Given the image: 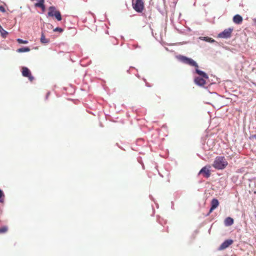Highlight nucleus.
I'll list each match as a JSON object with an SVG mask.
<instances>
[{
    "instance_id": "nucleus-1",
    "label": "nucleus",
    "mask_w": 256,
    "mask_h": 256,
    "mask_svg": "<svg viewBox=\"0 0 256 256\" xmlns=\"http://www.w3.org/2000/svg\"><path fill=\"white\" fill-rule=\"evenodd\" d=\"M180 60L184 64L196 68V72L200 76H203L204 78H206V79H208V76L204 72L198 69V66L197 63L192 59L188 58L184 56H180Z\"/></svg>"
},
{
    "instance_id": "nucleus-2",
    "label": "nucleus",
    "mask_w": 256,
    "mask_h": 256,
    "mask_svg": "<svg viewBox=\"0 0 256 256\" xmlns=\"http://www.w3.org/2000/svg\"><path fill=\"white\" fill-rule=\"evenodd\" d=\"M228 162L224 156H216L212 164V166L217 170L224 169Z\"/></svg>"
},
{
    "instance_id": "nucleus-3",
    "label": "nucleus",
    "mask_w": 256,
    "mask_h": 256,
    "mask_svg": "<svg viewBox=\"0 0 256 256\" xmlns=\"http://www.w3.org/2000/svg\"><path fill=\"white\" fill-rule=\"evenodd\" d=\"M48 16L50 17L54 16L56 18L60 21L62 20V16L60 12L57 10L54 6H50L48 8Z\"/></svg>"
},
{
    "instance_id": "nucleus-4",
    "label": "nucleus",
    "mask_w": 256,
    "mask_h": 256,
    "mask_svg": "<svg viewBox=\"0 0 256 256\" xmlns=\"http://www.w3.org/2000/svg\"><path fill=\"white\" fill-rule=\"evenodd\" d=\"M233 30L234 28H230L227 29H225L222 32L218 34V36L219 38H230L231 36Z\"/></svg>"
},
{
    "instance_id": "nucleus-5",
    "label": "nucleus",
    "mask_w": 256,
    "mask_h": 256,
    "mask_svg": "<svg viewBox=\"0 0 256 256\" xmlns=\"http://www.w3.org/2000/svg\"><path fill=\"white\" fill-rule=\"evenodd\" d=\"M133 8L137 12H142L144 8L142 0H136L135 2H133Z\"/></svg>"
},
{
    "instance_id": "nucleus-6",
    "label": "nucleus",
    "mask_w": 256,
    "mask_h": 256,
    "mask_svg": "<svg viewBox=\"0 0 256 256\" xmlns=\"http://www.w3.org/2000/svg\"><path fill=\"white\" fill-rule=\"evenodd\" d=\"M210 166H205L203 167L199 172L198 174H202L204 178H208L210 176Z\"/></svg>"
},
{
    "instance_id": "nucleus-7",
    "label": "nucleus",
    "mask_w": 256,
    "mask_h": 256,
    "mask_svg": "<svg viewBox=\"0 0 256 256\" xmlns=\"http://www.w3.org/2000/svg\"><path fill=\"white\" fill-rule=\"evenodd\" d=\"M22 74L24 76L28 78L30 82H32L34 79V77L32 76L30 71L26 67L22 68Z\"/></svg>"
},
{
    "instance_id": "nucleus-8",
    "label": "nucleus",
    "mask_w": 256,
    "mask_h": 256,
    "mask_svg": "<svg viewBox=\"0 0 256 256\" xmlns=\"http://www.w3.org/2000/svg\"><path fill=\"white\" fill-rule=\"evenodd\" d=\"M232 243L233 240H226L221 244L220 246L218 248V250H224L228 248L232 244Z\"/></svg>"
},
{
    "instance_id": "nucleus-9",
    "label": "nucleus",
    "mask_w": 256,
    "mask_h": 256,
    "mask_svg": "<svg viewBox=\"0 0 256 256\" xmlns=\"http://www.w3.org/2000/svg\"><path fill=\"white\" fill-rule=\"evenodd\" d=\"M211 208L210 210L208 215L210 214L214 209H216L219 205V202L216 198H213L211 201Z\"/></svg>"
},
{
    "instance_id": "nucleus-10",
    "label": "nucleus",
    "mask_w": 256,
    "mask_h": 256,
    "mask_svg": "<svg viewBox=\"0 0 256 256\" xmlns=\"http://www.w3.org/2000/svg\"><path fill=\"white\" fill-rule=\"evenodd\" d=\"M203 78H201L200 77H196L194 78V82L198 86H204V85L206 84V80L203 76H202Z\"/></svg>"
},
{
    "instance_id": "nucleus-11",
    "label": "nucleus",
    "mask_w": 256,
    "mask_h": 256,
    "mask_svg": "<svg viewBox=\"0 0 256 256\" xmlns=\"http://www.w3.org/2000/svg\"><path fill=\"white\" fill-rule=\"evenodd\" d=\"M242 20V16L239 14H236L233 17V22L236 24H240Z\"/></svg>"
},
{
    "instance_id": "nucleus-12",
    "label": "nucleus",
    "mask_w": 256,
    "mask_h": 256,
    "mask_svg": "<svg viewBox=\"0 0 256 256\" xmlns=\"http://www.w3.org/2000/svg\"><path fill=\"white\" fill-rule=\"evenodd\" d=\"M234 223V220L230 218V217H228L226 218V220H224V224L226 226H230L231 225H232Z\"/></svg>"
},
{
    "instance_id": "nucleus-13",
    "label": "nucleus",
    "mask_w": 256,
    "mask_h": 256,
    "mask_svg": "<svg viewBox=\"0 0 256 256\" xmlns=\"http://www.w3.org/2000/svg\"><path fill=\"white\" fill-rule=\"evenodd\" d=\"M200 39L202 40H204L206 42H215L213 38L208 37V36H200Z\"/></svg>"
},
{
    "instance_id": "nucleus-14",
    "label": "nucleus",
    "mask_w": 256,
    "mask_h": 256,
    "mask_svg": "<svg viewBox=\"0 0 256 256\" xmlns=\"http://www.w3.org/2000/svg\"><path fill=\"white\" fill-rule=\"evenodd\" d=\"M40 40L42 44H48L50 42L49 40L46 38V36L43 32L42 33Z\"/></svg>"
},
{
    "instance_id": "nucleus-15",
    "label": "nucleus",
    "mask_w": 256,
    "mask_h": 256,
    "mask_svg": "<svg viewBox=\"0 0 256 256\" xmlns=\"http://www.w3.org/2000/svg\"><path fill=\"white\" fill-rule=\"evenodd\" d=\"M29 51H30V48L28 47L20 48L16 50L18 52H28Z\"/></svg>"
},
{
    "instance_id": "nucleus-16",
    "label": "nucleus",
    "mask_w": 256,
    "mask_h": 256,
    "mask_svg": "<svg viewBox=\"0 0 256 256\" xmlns=\"http://www.w3.org/2000/svg\"><path fill=\"white\" fill-rule=\"evenodd\" d=\"M0 32L2 36L4 38H6L8 34V32L6 31L1 26H0Z\"/></svg>"
},
{
    "instance_id": "nucleus-17",
    "label": "nucleus",
    "mask_w": 256,
    "mask_h": 256,
    "mask_svg": "<svg viewBox=\"0 0 256 256\" xmlns=\"http://www.w3.org/2000/svg\"><path fill=\"white\" fill-rule=\"evenodd\" d=\"M44 0H40L36 4V6L44 8Z\"/></svg>"
},
{
    "instance_id": "nucleus-18",
    "label": "nucleus",
    "mask_w": 256,
    "mask_h": 256,
    "mask_svg": "<svg viewBox=\"0 0 256 256\" xmlns=\"http://www.w3.org/2000/svg\"><path fill=\"white\" fill-rule=\"evenodd\" d=\"M8 230V228L6 226L0 228V234L6 232Z\"/></svg>"
},
{
    "instance_id": "nucleus-19",
    "label": "nucleus",
    "mask_w": 256,
    "mask_h": 256,
    "mask_svg": "<svg viewBox=\"0 0 256 256\" xmlns=\"http://www.w3.org/2000/svg\"><path fill=\"white\" fill-rule=\"evenodd\" d=\"M4 195L2 190H0V202H3L4 201Z\"/></svg>"
},
{
    "instance_id": "nucleus-20",
    "label": "nucleus",
    "mask_w": 256,
    "mask_h": 256,
    "mask_svg": "<svg viewBox=\"0 0 256 256\" xmlns=\"http://www.w3.org/2000/svg\"><path fill=\"white\" fill-rule=\"evenodd\" d=\"M16 40H17V42L19 44H27L28 43V40H23L20 39V38H18V39H17Z\"/></svg>"
},
{
    "instance_id": "nucleus-21",
    "label": "nucleus",
    "mask_w": 256,
    "mask_h": 256,
    "mask_svg": "<svg viewBox=\"0 0 256 256\" xmlns=\"http://www.w3.org/2000/svg\"><path fill=\"white\" fill-rule=\"evenodd\" d=\"M54 32H62L63 31V30L60 28H56L54 29Z\"/></svg>"
},
{
    "instance_id": "nucleus-22",
    "label": "nucleus",
    "mask_w": 256,
    "mask_h": 256,
    "mask_svg": "<svg viewBox=\"0 0 256 256\" xmlns=\"http://www.w3.org/2000/svg\"><path fill=\"white\" fill-rule=\"evenodd\" d=\"M0 11L4 12H6L5 8L3 6H0Z\"/></svg>"
},
{
    "instance_id": "nucleus-23",
    "label": "nucleus",
    "mask_w": 256,
    "mask_h": 256,
    "mask_svg": "<svg viewBox=\"0 0 256 256\" xmlns=\"http://www.w3.org/2000/svg\"><path fill=\"white\" fill-rule=\"evenodd\" d=\"M250 139H256V134H253L250 136Z\"/></svg>"
},
{
    "instance_id": "nucleus-24",
    "label": "nucleus",
    "mask_w": 256,
    "mask_h": 256,
    "mask_svg": "<svg viewBox=\"0 0 256 256\" xmlns=\"http://www.w3.org/2000/svg\"><path fill=\"white\" fill-rule=\"evenodd\" d=\"M254 194H256V190L254 192Z\"/></svg>"
}]
</instances>
